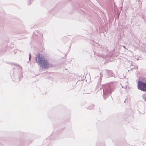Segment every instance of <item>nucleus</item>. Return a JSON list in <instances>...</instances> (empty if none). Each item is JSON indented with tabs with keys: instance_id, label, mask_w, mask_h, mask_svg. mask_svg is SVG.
I'll list each match as a JSON object with an SVG mask.
<instances>
[{
	"instance_id": "1",
	"label": "nucleus",
	"mask_w": 146,
	"mask_h": 146,
	"mask_svg": "<svg viewBox=\"0 0 146 146\" xmlns=\"http://www.w3.org/2000/svg\"><path fill=\"white\" fill-rule=\"evenodd\" d=\"M36 62L38 66L44 69H47L49 67L47 59L44 56L37 55L35 57Z\"/></svg>"
},
{
	"instance_id": "2",
	"label": "nucleus",
	"mask_w": 146,
	"mask_h": 146,
	"mask_svg": "<svg viewBox=\"0 0 146 146\" xmlns=\"http://www.w3.org/2000/svg\"><path fill=\"white\" fill-rule=\"evenodd\" d=\"M113 91L114 86L113 83H110L104 86L103 87V94L104 99H106Z\"/></svg>"
},
{
	"instance_id": "3",
	"label": "nucleus",
	"mask_w": 146,
	"mask_h": 146,
	"mask_svg": "<svg viewBox=\"0 0 146 146\" xmlns=\"http://www.w3.org/2000/svg\"><path fill=\"white\" fill-rule=\"evenodd\" d=\"M138 89L143 91H146V83L139 81L138 82Z\"/></svg>"
},
{
	"instance_id": "4",
	"label": "nucleus",
	"mask_w": 146,
	"mask_h": 146,
	"mask_svg": "<svg viewBox=\"0 0 146 146\" xmlns=\"http://www.w3.org/2000/svg\"><path fill=\"white\" fill-rule=\"evenodd\" d=\"M128 82H124L121 84V86L122 88H126L128 85Z\"/></svg>"
},
{
	"instance_id": "5",
	"label": "nucleus",
	"mask_w": 146,
	"mask_h": 146,
	"mask_svg": "<svg viewBox=\"0 0 146 146\" xmlns=\"http://www.w3.org/2000/svg\"><path fill=\"white\" fill-rule=\"evenodd\" d=\"M107 73L108 74L107 77H111L113 76V74L111 71L109 70H107Z\"/></svg>"
},
{
	"instance_id": "6",
	"label": "nucleus",
	"mask_w": 146,
	"mask_h": 146,
	"mask_svg": "<svg viewBox=\"0 0 146 146\" xmlns=\"http://www.w3.org/2000/svg\"><path fill=\"white\" fill-rule=\"evenodd\" d=\"M142 97L144 101H146V95L145 94H143L142 95Z\"/></svg>"
},
{
	"instance_id": "7",
	"label": "nucleus",
	"mask_w": 146,
	"mask_h": 146,
	"mask_svg": "<svg viewBox=\"0 0 146 146\" xmlns=\"http://www.w3.org/2000/svg\"><path fill=\"white\" fill-rule=\"evenodd\" d=\"M92 108H91V107H89V109H90V110H91L93 108L94 106V105H93V104H92Z\"/></svg>"
},
{
	"instance_id": "8",
	"label": "nucleus",
	"mask_w": 146,
	"mask_h": 146,
	"mask_svg": "<svg viewBox=\"0 0 146 146\" xmlns=\"http://www.w3.org/2000/svg\"><path fill=\"white\" fill-rule=\"evenodd\" d=\"M31 59V54L30 53L29 54V61Z\"/></svg>"
},
{
	"instance_id": "9",
	"label": "nucleus",
	"mask_w": 146,
	"mask_h": 146,
	"mask_svg": "<svg viewBox=\"0 0 146 146\" xmlns=\"http://www.w3.org/2000/svg\"><path fill=\"white\" fill-rule=\"evenodd\" d=\"M123 47L124 48H125V46H123Z\"/></svg>"
}]
</instances>
